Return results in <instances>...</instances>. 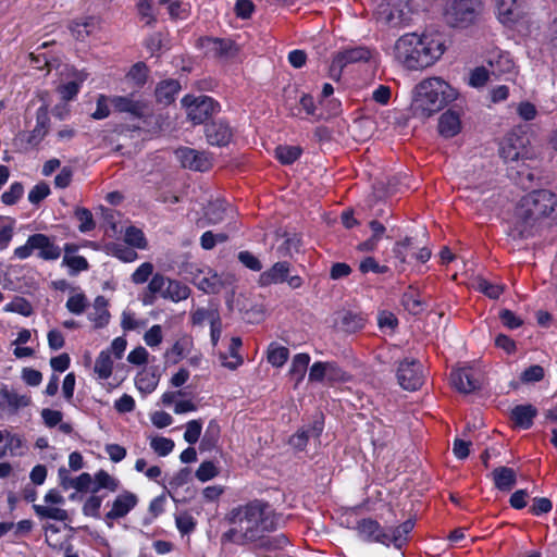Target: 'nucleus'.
<instances>
[{"label": "nucleus", "instance_id": "ddd939ff", "mask_svg": "<svg viewBox=\"0 0 557 557\" xmlns=\"http://www.w3.org/2000/svg\"><path fill=\"white\" fill-rule=\"evenodd\" d=\"M397 380L404 389L420 388L424 382L423 366L417 360L406 358L398 366Z\"/></svg>", "mask_w": 557, "mask_h": 557}, {"label": "nucleus", "instance_id": "393cba45", "mask_svg": "<svg viewBox=\"0 0 557 557\" xmlns=\"http://www.w3.org/2000/svg\"><path fill=\"white\" fill-rule=\"evenodd\" d=\"M232 135V131L225 122L216 121L206 126V137L212 146H226L231 141Z\"/></svg>", "mask_w": 557, "mask_h": 557}, {"label": "nucleus", "instance_id": "603ef678", "mask_svg": "<svg viewBox=\"0 0 557 557\" xmlns=\"http://www.w3.org/2000/svg\"><path fill=\"white\" fill-rule=\"evenodd\" d=\"M75 216L79 221L78 230L82 233L90 232L95 228L96 224L92 214L88 209L78 208L75 211Z\"/></svg>", "mask_w": 557, "mask_h": 557}, {"label": "nucleus", "instance_id": "7ed1b4c3", "mask_svg": "<svg viewBox=\"0 0 557 557\" xmlns=\"http://www.w3.org/2000/svg\"><path fill=\"white\" fill-rule=\"evenodd\" d=\"M444 51V41L435 34H405L394 46L395 59L408 70H422L434 64Z\"/></svg>", "mask_w": 557, "mask_h": 557}, {"label": "nucleus", "instance_id": "de8ad7c7", "mask_svg": "<svg viewBox=\"0 0 557 557\" xmlns=\"http://www.w3.org/2000/svg\"><path fill=\"white\" fill-rule=\"evenodd\" d=\"M88 306V299L84 293H75L66 300V309L76 315L82 314Z\"/></svg>", "mask_w": 557, "mask_h": 557}, {"label": "nucleus", "instance_id": "6ab92c4d", "mask_svg": "<svg viewBox=\"0 0 557 557\" xmlns=\"http://www.w3.org/2000/svg\"><path fill=\"white\" fill-rule=\"evenodd\" d=\"M356 530L363 541L388 546L387 531L376 520L371 518L361 519L358 521Z\"/></svg>", "mask_w": 557, "mask_h": 557}, {"label": "nucleus", "instance_id": "5fc2aeb1", "mask_svg": "<svg viewBox=\"0 0 557 557\" xmlns=\"http://www.w3.org/2000/svg\"><path fill=\"white\" fill-rule=\"evenodd\" d=\"M23 185L15 182L1 195V200L4 205L12 206L17 202V200L23 196Z\"/></svg>", "mask_w": 557, "mask_h": 557}, {"label": "nucleus", "instance_id": "aec40b11", "mask_svg": "<svg viewBox=\"0 0 557 557\" xmlns=\"http://www.w3.org/2000/svg\"><path fill=\"white\" fill-rule=\"evenodd\" d=\"M176 159L183 168L194 171H207L211 166L209 158L203 153L191 148H178L175 151Z\"/></svg>", "mask_w": 557, "mask_h": 557}, {"label": "nucleus", "instance_id": "72a5a7b5", "mask_svg": "<svg viewBox=\"0 0 557 557\" xmlns=\"http://www.w3.org/2000/svg\"><path fill=\"white\" fill-rule=\"evenodd\" d=\"M413 529V522L411 520H407L400 525L386 530L388 536V546L393 544L396 548H401L403 545L407 541L408 534Z\"/></svg>", "mask_w": 557, "mask_h": 557}, {"label": "nucleus", "instance_id": "6e6552de", "mask_svg": "<svg viewBox=\"0 0 557 557\" xmlns=\"http://www.w3.org/2000/svg\"><path fill=\"white\" fill-rule=\"evenodd\" d=\"M373 58V51L364 46H357L351 48H346L341 51H337L332 59L330 65V76L333 79H339L343 70L349 65L355 63H363L369 62Z\"/></svg>", "mask_w": 557, "mask_h": 557}, {"label": "nucleus", "instance_id": "5701e85b", "mask_svg": "<svg viewBox=\"0 0 557 557\" xmlns=\"http://www.w3.org/2000/svg\"><path fill=\"white\" fill-rule=\"evenodd\" d=\"M450 381L453 386L460 393L469 394L480 386V382L470 368L458 369L451 372Z\"/></svg>", "mask_w": 557, "mask_h": 557}, {"label": "nucleus", "instance_id": "338daca9", "mask_svg": "<svg viewBox=\"0 0 557 557\" xmlns=\"http://www.w3.org/2000/svg\"><path fill=\"white\" fill-rule=\"evenodd\" d=\"M499 319H500L502 323L504 324V326H506L510 330L518 329L523 323V320L520 317H518L517 314H515L509 309L500 310Z\"/></svg>", "mask_w": 557, "mask_h": 557}, {"label": "nucleus", "instance_id": "e433bc0d", "mask_svg": "<svg viewBox=\"0 0 557 557\" xmlns=\"http://www.w3.org/2000/svg\"><path fill=\"white\" fill-rule=\"evenodd\" d=\"M94 481L95 484L91 488L92 493H97L102 488L115 492L120 487V481L104 470H99L95 474Z\"/></svg>", "mask_w": 557, "mask_h": 557}, {"label": "nucleus", "instance_id": "774afa93", "mask_svg": "<svg viewBox=\"0 0 557 557\" xmlns=\"http://www.w3.org/2000/svg\"><path fill=\"white\" fill-rule=\"evenodd\" d=\"M50 194V188L46 183L35 185L28 193V201L37 205Z\"/></svg>", "mask_w": 557, "mask_h": 557}, {"label": "nucleus", "instance_id": "c85d7f7f", "mask_svg": "<svg viewBox=\"0 0 557 557\" xmlns=\"http://www.w3.org/2000/svg\"><path fill=\"white\" fill-rule=\"evenodd\" d=\"M159 374L152 369H143L135 376V385L143 394L152 393L159 384Z\"/></svg>", "mask_w": 557, "mask_h": 557}, {"label": "nucleus", "instance_id": "69168bd1", "mask_svg": "<svg viewBox=\"0 0 557 557\" xmlns=\"http://www.w3.org/2000/svg\"><path fill=\"white\" fill-rule=\"evenodd\" d=\"M127 78L133 81L135 85L141 86L147 78V67L144 63H136L127 73Z\"/></svg>", "mask_w": 557, "mask_h": 557}, {"label": "nucleus", "instance_id": "4c0bfd02", "mask_svg": "<svg viewBox=\"0 0 557 557\" xmlns=\"http://www.w3.org/2000/svg\"><path fill=\"white\" fill-rule=\"evenodd\" d=\"M226 211V202L224 200L216 199L211 201L205 208V216L210 224H218L224 220Z\"/></svg>", "mask_w": 557, "mask_h": 557}, {"label": "nucleus", "instance_id": "49530a36", "mask_svg": "<svg viewBox=\"0 0 557 557\" xmlns=\"http://www.w3.org/2000/svg\"><path fill=\"white\" fill-rule=\"evenodd\" d=\"M4 312H14L24 317H29L33 313V307L28 300L23 297H15L12 301L3 307Z\"/></svg>", "mask_w": 557, "mask_h": 557}, {"label": "nucleus", "instance_id": "b1692460", "mask_svg": "<svg viewBox=\"0 0 557 557\" xmlns=\"http://www.w3.org/2000/svg\"><path fill=\"white\" fill-rule=\"evenodd\" d=\"M496 12L500 23L511 25L522 15L521 0H495Z\"/></svg>", "mask_w": 557, "mask_h": 557}, {"label": "nucleus", "instance_id": "dca6fc26", "mask_svg": "<svg viewBox=\"0 0 557 557\" xmlns=\"http://www.w3.org/2000/svg\"><path fill=\"white\" fill-rule=\"evenodd\" d=\"M486 62L491 69L492 75L496 78H504L506 81L513 79L516 75V65L508 52L493 50L490 52Z\"/></svg>", "mask_w": 557, "mask_h": 557}, {"label": "nucleus", "instance_id": "052dcab7", "mask_svg": "<svg viewBox=\"0 0 557 557\" xmlns=\"http://www.w3.org/2000/svg\"><path fill=\"white\" fill-rule=\"evenodd\" d=\"M490 72L484 66L473 69L469 76V85L475 88L483 87L488 79Z\"/></svg>", "mask_w": 557, "mask_h": 557}, {"label": "nucleus", "instance_id": "37998d69", "mask_svg": "<svg viewBox=\"0 0 557 557\" xmlns=\"http://www.w3.org/2000/svg\"><path fill=\"white\" fill-rule=\"evenodd\" d=\"M476 289L491 299H497L503 294L505 286L498 283H492L483 277L475 281Z\"/></svg>", "mask_w": 557, "mask_h": 557}, {"label": "nucleus", "instance_id": "0e129e2a", "mask_svg": "<svg viewBox=\"0 0 557 557\" xmlns=\"http://www.w3.org/2000/svg\"><path fill=\"white\" fill-rule=\"evenodd\" d=\"M544 377V369L539 364H534L525 369L521 375L520 380L523 383H535L541 381Z\"/></svg>", "mask_w": 557, "mask_h": 557}, {"label": "nucleus", "instance_id": "1a4fd4ad", "mask_svg": "<svg viewBox=\"0 0 557 557\" xmlns=\"http://www.w3.org/2000/svg\"><path fill=\"white\" fill-rule=\"evenodd\" d=\"M181 103L186 111L187 117L193 124H201L213 113L219 111V103L208 96L186 95Z\"/></svg>", "mask_w": 557, "mask_h": 557}, {"label": "nucleus", "instance_id": "f3484780", "mask_svg": "<svg viewBox=\"0 0 557 557\" xmlns=\"http://www.w3.org/2000/svg\"><path fill=\"white\" fill-rule=\"evenodd\" d=\"M111 107L121 113H128L133 117L141 119L149 110V103L143 98H136L134 94L128 96H112Z\"/></svg>", "mask_w": 557, "mask_h": 557}, {"label": "nucleus", "instance_id": "4468645a", "mask_svg": "<svg viewBox=\"0 0 557 557\" xmlns=\"http://www.w3.org/2000/svg\"><path fill=\"white\" fill-rule=\"evenodd\" d=\"M261 286H270L286 282L290 288H299L302 280L298 275L289 276V264L285 261L274 263L269 270L262 272L259 276Z\"/></svg>", "mask_w": 557, "mask_h": 557}, {"label": "nucleus", "instance_id": "a211bd4d", "mask_svg": "<svg viewBox=\"0 0 557 557\" xmlns=\"http://www.w3.org/2000/svg\"><path fill=\"white\" fill-rule=\"evenodd\" d=\"M137 503V496L129 491H124L119 494L112 502L110 510L106 513L104 519L108 525L111 528V521L127 516L136 507Z\"/></svg>", "mask_w": 557, "mask_h": 557}, {"label": "nucleus", "instance_id": "a18cd8bd", "mask_svg": "<svg viewBox=\"0 0 557 557\" xmlns=\"http://www.w3.org/2000/svg\"><path fill=\"white\" fill-rule=\"evenodd\" d=\"M49 121L50 120L48 116L47 109L44 107L39 108L37 110V115H36V126L32 132L33 139L39 140L45 137V135L47 134V131H48Z\"/></svg>", "mask_w": 557, "mask_h": 557}, {"label": "nucleus", "instance_id": "bb28decb", "mask_svg": "<svg viewBox=\"0 0 557 557\" xmlns=\"http://www.w3.org/2000/svg\"><path fill=\"white\" fill-rule=\"evenodd\" d=\"M110 317L108 300L103 296L96 297L92 308L88 313L89 321L94 323L96 329H101L108 325Z\"/></svg>", "mask_w": 557, "mask_h": 557}, {"label": "nucleus", "instance_id": "09e8293b", "mask_svg": "<svg viewBox=\"0 0 557 557\" xmlns=\"http://www.w3.org/2000/svg\"><path fill=\"white\" fill-rule=\"evenodd\" d=\"M174 446V442L168 437L156 436L150 440V447L161 457H165L172 453Z\"/></svg>", "mask_w": 557, "mask_h": 557}, {"label": "nucleus", "instance_id": "2f4dec72", "mask_svg": "<svg viewBox=\"0 0 557 557\" xmlns=\"http://www.w3.org/2000/svg\"><path fill=\"white\" fill-rule=\"evenodd\" d=\"M99 26V22L96 17L89 16L81 21H75L71 24L70 29L72 35L77 40H84L90 34H92Z\"/></svg>", "mask_w": 557, "mask_h": 557}, {"label": "nucleus", "instance_id": "473e14b6", "mask_svg": "<svg viewBox=\"0 0 557 557\" xmlns=\"http://www.w3.org/2000/svg\"><path fill=\"white\" fill-rule=\"evenodd\" d=\"M113 360L111 351L102 350L95 360L94 372L97 380H108L112 375Z\"/></svg>", "mask_w": 557, "mask_h": 557}, {"label": "nucleus", "instance_id": "f704fd0d", "mask_svg": "<svg viewBox=\"0 0 557 557\" xmlns=\"http://www.w3.org/2000/svg\"><path fill=\"white\" fill-rule=\"evenodd\" d=\"M190 295V288L175 280L169 277L165 293L163 294L164 299H170L173 302L185 300Z\"/></svg>", "mask_w": 557, "mask_h": 557}, {"label": "nucleus", "instance_id": "3c124183", "mask_svg": "<svg viewBox=\"0 0 557 557\" xmlns=\"http://www.w3.org/2000/svg\"><path fill=\"white\" fill-rule=\"evenodd\" d=\"M201 431V420H190L185 425L184 440L190 445L196 444L200 438Z\"/></svg>", "mask_w": 557, "mask_h": 557}, {"label": "nucleus", "instance_id": "79ce46f5", "mask_svg": "<svg viewBox=\"0 0 557 557\" xmlns=\"http://www.w3.org/2000/svg\"><path fill=\"white\" fill-rule=\"evenodd\" d=\"M219 319L220 314L215 308H197L191 312V322L194 325H202L205 322L212 324Z\"/></svg>", "mask_w": 557, "mask_h": 557}, {"label": "nucleus", "instance_id": "0eeeda50", "mask_svg": "<svg viewBox=\"0 0 557 557\" xmlns=\"http://www.w3.org/2000/svg\"><path fill=\"white\" fill-rule=\"evenodd\" d=\"M482 9V0H448L445 18L453 27L466 28L475 23Z\"/></svg>", "mask_w": 557, "mask_h": 557}, {"label": "nucleus", "instance_id": "f8f14e48", "mask_svg": "<svg viewBox=\"0 0 557 557\" xmlns=\"http://www.w3.org/2000/svg\"><path fill=\"white\" fill-rule=\"evenodd\" d=\"M44 502L45 505H33L35 513L40 519H50L62 522L69 519L67 511L60 507L64 505L65 498L58 490H49L44 496Z\"/></svg>", "mask_w": 557, "mask_h": 557}, {"label": "nucleus", "instance_id": "c03bdc74", "mask_svg": "<svg viewBox=\"0 0 557 557\" xmlns=\"http://www.w3.org/2000/svg\"><path fill=\"white\" fill-rule=\"evenodd\" d=\"M301 154V148L298 146H278L275 149V157L283 164L295 162Z\"/></svg>", "mask_w": 557, "mask_h": 557}, {"label": "nucleus", "instance_id": "bf43d9fd", "mask_svg": "<svg viewBox=\"0 0 557 557\" xmlns=\"http://www.w3.org/2000/svg\"><path fill=\"white\" fill-rule=\"evenodd\" d=\"M218 473L219 471L212 461H203L196 471V478L201 482H207L216 476Z\"/></svg>", "mask_w": 557, "mask_h": 557}, {"label": "nucleus", "instance_id": "9b49d317", "mask_svg": "<svg viewBox=\"0 0 557 557\" xmlns=\"http://www.w3.org/2000/svg\"><path fill=\"white\" fill-rule=\"evenodd\" d=\"M350 375L334 361H317L309 369L308 380L311 383H344Z\"/></svg>", "mask_w": 557, "mask_h": 557}, {"label": "nucleus", "instance_id": "864d4df0", "mask_svg": "<svg viewBox=\"0 0 557 557\" xmlns=\"http://www.w3.org/2000/svg\"><path fill=\"white\" fill-rule=\"evenodd\" d=\"M102 504V497L95 495H90L83 505V513L87 517L99 518L100 508Z\"/></svg>", "mask_w": 557, "mask_h": 557}, {"label": "nucleus", "instance_id": "412c9836", "mask_svg": "<svg viewBox=\"0 0 557 557\" xmlns=\"http://www.w3.org/2000/svg\"><path fill=\"white\" fill-rule=\"evenodd\" d=\"M196 46L202 50L206 55L212 58L228 57L233 54L234 51V45L228 39L200 37Z\"/></svg>", "mask_w": 557, "mask_h": 557}, {"label": "nucleus", "instance_id": "4d7b16f0", "mask_svg": "<svg viewBox=\"0 0 557 557\" xmlns=\"http://www.w3.org/2000/svg\"><path fill=\"white\" fill-rule=\"evenodd\" d=\"M143 338H144L145 344L148 347H150V348L158 347L163 341V333H162L161 325H159V324L152 325L149 330L146 331Z\"/></svg>", "mask_w": 557, "mask_h": 557}, {"label": "nucleus", "instance_id": "a878e982", "mask_svg": "<svg viewBox=\"0 0 557 557\" xmlns=\"http://www.w3.org/2000/svg\"><path fill=\"white\" fill-rule=\"evenodd\" d=\"M461 131V121L454 111L444 112L438 119V132L445 138H451Z\"/></svg>", "mask_w": 557, "mask_h": 557}, {"label": "nucleus", "instance_id": "cd10ccee", "mask_svg": "<svg viewBox=\"0 0 557 557\" xmlns=\"http://www.w3.org/2000/svg\"><path fill=\"white\" fill-rule=\"evenodd\" d=\"M181 90V85L175 79H166L160 82L156 87V98L159 103L168 106L175 100L176 95Z\"/></svg>", "mask_w": 557, "mask_h": 557}, {"label": "nucleus", "instance_id": "8fccbe9b", "mask_svg": "<svg viewBox=\"0 0 557 557\" xmlns=\"http://www.w3.org/2000/svg\"><path fill=\"white\" fill-rule=\"evenodd\" d=\"M124 239L128 245L135 248L144 249L147 246V242L141 230L134 226L126 228Z\"/></svg>", "mask_w": 557, "mask_h": 557}, {"label": "nucleus", "instance_id": "58836bf2", "mask_svg": "<svg viewBox=\"0 0 557 557\" xmlns=\"http://www.w3.org/2000/svg\"><path fill=\"white\" fill-rule=\"evenodd\" d=\"M220 434H221V429H220L218 421L210 420L206 428L203 437L201 440V447L203 449H211V448L215 447V445L219 442Z\"/></svg>", "mask_w": 557, "mask_h": 557}, {"label": "nucleus", "instance_id": "39448f33", "mask_svg": "<svg viewBox=\"0 0 557 557\" xmlns=\"http://www.w3.org/2000/svg\"><path fill=\"white\" fill-rule=\"evenodd\" d=\"M34 252L41 260L54 261L61 257L62 249L55 244L54 238L37 233L30 235L24 245L16 247L13 256L18 260H25Z\"/></svg>", "mask_w": 557, "mask_h": 557}, {"label": "nucleus", "instance_id": "e2e57ef3", "mask_svg": "<svg viewBox=\"0 0 557 557\" xmlns=\"http://www.w3.org/2000/svg\"><path fill=\"white\" fill-rule=\"evenodd\" d=\"M153 264L150 262L141 263L132 274V282L134 284H144L152 275Z\"/></svg>", "mask_w": 557, "mask_h": 557}, {"label": "nucleus", "instance_id": "7c9ffc66", "mask_svg": "<svg viewBox=\"0 0 557 557\" xmlns=\"http://www.w3.org/2000/svg\"><path fill=\"white\" fill-rule=\"evenodd\" d=\"M536 412L535 407L532 405L516 406L511 410V419L517 426L525 430L532 425Z\"/></svg>", "mask_w": 557, "mask_h": 557}, {"label": "nucleus", "instance_id": "c9c22d12", "mask_svg": "<svg viewBox=\"0 0 557 557\" xmlns=\"http://www.w3.org/2000/svg\"><path fill=\"white\" fill-rule=\"evenodd\" d=\"M309 362L310 356L306 352H300L293 357L289 374L295 379L296 386H298L305 379Z\"/></svg>", "mask_w": 557, "mask_h": 557}, {"label": "nucleus", "instance_id": "9d476101", "mask_svg": "<svg viewBox=\"0 0 557 557\" xmlns=\"http://www.w3.org/2000/svg\"><path fill=\"white\" fill-rule=\"evenodd\" d=\"M188 269L194 285L207 294H218L226 284L231 283V276L220 275L209 268L201 269L191 264Z\"/></svg>", "mask_w": 557, "mask_h": 557}, {"label": "nucleus", "instance_id": "f03ea898", "mask_svg": "<svg viewBox=\"0 0 557 557\" xmlns=\"http://www.w3.org/2000/svg\"><path fill=\"white\" fill-rule=\"evenodd\" d=\"M269 506L262 500H252L233 508L226 519L232 524L222 539L244 545L261 537L270 528Z\"/></svg>", "mask_w": 557, "mask_h": 557}, {"label": "nucleus", "instance_id": "20e7f679", "mask_svg": "<svg viewBox=\"0 0 557 557\" xmlns=\"http://www.w3.org/2000/svg\"><path fill=\"white\" fill-rule=\"evenodd\" d=\"M457 90L441 77H429L416 85L412 91V110L416 115L430 117L456 100Z\"/></svg>", "mask_w": 557, "mask_h": 557}, {"label": "nucleus", "instance_id": "680f3d73", "mask_svg": "<svg viewBox=\"0 0 557 557\" xmlns=\"http://www.w3.org/2000/svg\"><path fill=\"white\" fill-rule=\"evenodd\" d=\"M168 280L169 277L160 273L152 275V278L148 284V290L152 295H159L160 297H163V294L165 293L166 289Z\"/></svg>", "mask_w": 557, "mask_h": 557}, {"label": "nucleus", "instance_id": "423d86ee", "mask_svg": "<svg viewBox=\"0 0 557 557\" xmlns=\"http://www.w3.org/2000/svg\"><path fill=\"white\" fill-rule=\"evenodd\" d=\"M422 0H392L382 2L376 9L377 21L397 27L410 21V15L422 8Z\"/></svg>", "mask_w": 557, "mask_h": 557}, {"label": "nucleus", "instance_id": "13d9d810", "mask_svg": "<svg viewBox=\"0 0 557 557\" xmlns=\"http://www.w3.org/2000/svg\"><path fill=\"white\" fill-rule=\"evenodd\" d=\"M111 97L99 95L97 98L96 110L91 114L95 120H103L110 115Z\"/></svg>", "mask_w": 557, "mask_h": 557}, {"label": "nucleus", "instance_id": "2eb2a0df", "mask_svg": "<svg viewBox=\"0 0 557 557\" xmlns=\"http://www.w3.org/2000/svg\"><path fill=\"white\" fill-rule=\"evenodd\" d=\"M528 138L517 133L508 134L502 141L499 154L505 162H518L529 158Z\"/></svg>", "mask_w": 557, "mask_h": 557}, {"label": "nucleus", "instance_id": "ea45409f", "mask_svg": "<svg viewBox=\"0 0 557 557\" xmlns=\"http://www.w3.org/2000/svg\"><path fill=\"white\" fill-rule=\"evenodd\" d=\"M289 350L277 344L272 343L268 349V361L276 368H281L288 360Z\"/></svg>", "mask_w": 557, "mask_h": 557}, {"label": "nucleus", "instance_id": "6e6d98bb", "mask_svg": "<svg viewBox=\"0 0 557 557\" xmlns=\"http://www.w3.org/2000/svg\"><path fill=\"white\" fill-rule=\"evenodd\" d=\"M62 263L70 268L71 274H76L88 269V262L83 256L65 255Z\"/></svg>", "mask_w": 557, "mask_h": 557}, {"label": "nucleus", "instance_id": "4be33fe9", "mask_svg": "<svg viewBox=\"0 0 557 557\" xmlns=\"http://www.w3.org/2000/svg\"><path fill=\"white\" fill-rule=\"evenodd\" d=\"M0 396L3 399V403H0V409L8 410L10 413H16L20 409L30 405L28 395L11 391L4 384H0Z\"/></svg>", "mask_w": 557, "mask_h": 557}, {"label": "nucleus", "instance_id": "a19ab883", "mask_svg": "<svg viewBox=\"0 0 557 557\" xmlns=\"http://www.w3.org/2000/svg\"><path fill=\"white\" fill-rule=\"evenodd\" d=\"M15 222L9 216H0V250L9 247L13 234Z\"/></svg>", "mask_w": 557, "mask_h": 557}, {"label": "nucleus", "instance_id": "c756f323", "mask_svg": "<svg viewBox=\"0 0 557 557\" xmlns=\"http://www.w3.org/2000/svg\"><path fill=\"white\" fill-rule=\"evenodd\" d=\"M492 475L495 486L505 492L510 491L517 481L515 470L508 467H498L494 469Z\"/></svg>", "mask_w": 557, "mask_h": 557}, {"label": "nucleus", "instance_id": "f257e3e1", "mask_svg": "<svg viewBox=\"0 0 557 557\" xmlns=\"http://www.w3.org/2000/svg\"><path fill=\"white\" fill-rule=\"evenodd\" d=\"M557 218V196L549 190L540 189L521 198L513 213L509 235L513 238H527L533 234L542 219Z\"/></svg>", "mask_w": 557, "mask_h": 557}]
</instances>
